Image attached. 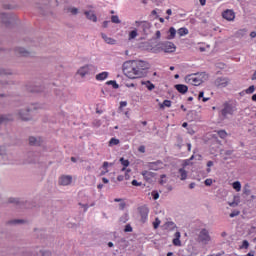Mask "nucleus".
I'll return each mask as SVG.
<instances>
[{
	"label": "nucleus",
	"instance_id": "obj_1",
	"mask_svg": "<svg viewBox=\"0 0 256 256\" xmlns=\"http://www.w3.org/2000/svg\"><path fill=\"white\" fill-rule=\"evenodd\" d=\"M122 71L128 79H139L141 75V72L137 70V64L134 63V60L124 62Z\"/></svg>",
	"mask_w": 256,
	"mask_h": 256
},
{
	"label": "nucleus",
	"instance_id": "obj_2",
	"mask_svg": "<svg viewBox=\"0 0 256 256\" xmlns=\"http://www.w3.org/2000/svg\"><path fill=\"white\" fill-rule=\"evenodd\" d=\"M207 79H209V76L205 72L186 76V81L190 83V85H195V87H199V85L207 81Z\"/></svg>",
	"mask_w": 256,
	"mask_h": 256
},
{
	"label": "nucleus",
	"instance_id": "obj_3",
	"mask_svg": "<svg viewBox=\"0 0 256 256\" xmlns=\"http://www.w3.org/2000/svg\"><path fill=\"white\" fill-rule=\"evenodd\" d=\"M8 203L17 205L20 209H33V207H35V202L21 200L19 198H9Z\"/></svg>",
	"mask_w": 256,
	"mask_h": 256
},
{
	"label": "nucleus",
	"instance_id": "obj_4",
	"mask_svg": "<svg viewBox=\"0 0 256 256\" xmlns=\"http://www.w3.org/2000/svg\"><path fill=\"white\" fill-rule=\"evenodd\" d=\"M136 27H139L143 35H151L153 26L148 21H135Z\"/></svg>",
	"mask_w": 256,
	"mask_h": 256
},
{
	"label": "nucleus",
	"instance_id": "obj_5",
	"mask_svg": "<svg viewBox=\"0 0 256 256\" xmlns=\"http://www.w3.org/2000/svg\"><path fill=\"white\" fill-rule=\"evenodd\" d=\"M0 23H3L6 27L14 25V23H17V15L0 13Z\"/></svg>",
	"mask_w": 256,
	"mask_h": 256
},
{
	"label": "nucleus",
	"instance_id": "obj_6",
	"mask_svg": "<svg viewBox=\"0 0 256 256\" xmlns=\"http://www.w3.org/2000/svg\"><path fill=\"white\" fill-rule=\"evenodd\" d=\"M134 63L136 64L137 68L141 75L139 76V79L141 77H145L147 75V70L151 69V65L148 62L142 61V60H133Z\"/></svg>",
	"mask_w": 256,
	"mask_h": 256
},
{
	"label": "nucleus",
	"instance_id": "obj_7",
	"mask_svg": "<svg viewBox=\"0 0 256 256\" xmlns=\"http://www.w3.org/2000/svg\"><path fill=\"white\" fill-rule=\"evenodd\" d=\"M198 243H201V245H209V242L211 241V235H209V230L203 228L196 239Z\"/></svg>",
	"mask_w": 256,
	"mask_h": 256
},
{
	"label": "nucleus",
	"instance_id": "obj_8",
	"mask_svg": "<svg viewBox=\"0 0 256 256\" xmlns=\"http://www.w3.org/2000/svg\"><path fill=\"white\" fill-rule=\"evenodd\" d=\"M158 49L164 51V53H175L177 46L173 42L165 41L158 44Z\"/></svg>",
	"mask_w": 256,
	"mask_h": 256
},
{
	"label": "nucleus",
	"instance_id": "obj_9",
	"mask_svg": "<svg viewBox=\"0 0 256 256\" xmlns=\"http://www.w3.org/2000/svg\"><path fill=\"white\" fill-rule=\"evenodd\" d=\"M31 111H33V108L31 107L20 109L17 112V116L19 119H21V121H31V115L29 114Z\"/></svg>",
	"mask_w": 256,
	"mask_h": 256
},
{
	"label": "nucleus",
	"instance_id": "obj_10",
	"mask_svg": "<svg viewBox=\"0 0 256 256\" xmlns=\"http://www.w3.org/2000/svg\"><path fill=\"white\" fill-rule=\"evenodd\" d=\"M233 113H235V106H233V104L225 103L221 115L227 117V115H233Z\"/></svg>",
	"mask_w": 256,
	"mask_h": 256
},
{
	"label": "nucleus",
	"instance_id": "obj_11",
	"mask_svg": "<svg viewBox=\"0 0 256 256\" xmlns=\"http://www.w3.org/2000/svg\"><path fill=\"white\" fill-rule=\"evenodd\" d=\"M16 55H20V57H33L35 52H30L23 47H18L15 49Z\"/></svg>",
	"mask_w": 256,
	"mask_h": 256
},
{
	"label": "nucleus",
	"instance_id": "obj_12",
	"mask_svg": "<svg viewBox=\"0 0 256 256\" xmlns=\"http://www.w3.org/2000/svg\"><path fill=\"white\" fill-rule=\"evenodd\" d=\"M140 213L141 222L145 223L147 221V217H149V208L147 206H141L138 208Z\"/></svg>",
	"mask_w": 256,
	"mask_h": 256
},
{
	"label": "nucleus",
	"instance_id": "obj_13",
	"mask_svg": "<svg viewBox=\"0 0 256 256\" xmlns=\"http://www.w3.org/2000/svg\"><path fill=\"white\" fill-rule=\"evenodd\" d=\"M214 83H215L216 87H227L229 85V78L218 77Z\"/></svg>",
	"mask_w": 256,
	"mask_h": 256
},
{
	"label": "nucleus",
	"instance_id": "obj_14",
	"mask_svg": "<svg viewBox=\"0 0 256 256\" xmlns=\"http://www.w3.org/2000/svg\"><path fill=\"white\" fill-rule=\"evenodd\" d=\"M148 168L152 171H159V169H163V162L158 160L156 162H149Z\"/></svg>",
	"mask_w": 256,
	"mask_h": 256
},
{
	"label": "nucleus",
	"instance_id": "obj_15",
	"mask_svg": "<svg viewBox=\"0 0 256 256\" xmlns=\"http://www.w3.org/2000/svg\"><path fill=\"white\" fill-rule=\"evenodd\" d=\"M29 145L32 147H39L41 146L42 140L40 137L30 136L29 139Z\"/></svg>",
	"mask_w": 256,
	"mask_h": 256
},
{
	"label": "nucleus",
	"instance_id": "obj_16",
	"mask_svg": "<svg viewBox=\"0 0 256 256\" xmlns=\"http://www.w3.org/2000/svg\"><path fill=\"white\" fill-rule=\"evenodd\" d=\"M222 17L226 21H233L235 19V12L233 10H226L222 13Z\"/></svg>",
	"mask_w": 256,
	"mask_h": 256
},
{
	"label": "nucleus",
	"instance_id": "obj_17",
	"mask_svg": "<svg viewBox=\"0 0 256 256\" xmlns=\"http://www.w3.org/2000/svg\"><path fill=\"white\" fill-rule=\"evenodd\" d=\"M72 181H73V177L71 176H61L59 179V185H63V186L71 185Z\"/></svg>",
	"mask_w": 256,
	"mask_h": 256
},
{
	"label": "nucleus",
	"instance_id": "obj_18",
	"mask_svg": "<svg viewBox=\"0 0 256 256\" xmlns=\"http://www.w3.org/2000/svg\"><path fill=\"white\" fill-rule=\"evenodd\" d=\"M84 15L86 16V19H89V21L97 23V15H95V12L93 10L84 11Z\"/></svg>",
	"mask_w": 256,
	"mask_h": 256
},
{
	"label": "nucleus",
	"instance_id": "obj_19",
	"mask_svg": "<svg viewBox=\"0 0 256 256\" xmlns=\"http://www.w3.org/2000/svg\"><path fill=\"white\" fill-rule=\"evenodd\" d=\"M174 87L176 91H178V93H181L182 95H185V93L189 91V87H187V85L185 84H176Z\"/></svg>",
	"mask_w": 256,
	"mask_h": 256
},
{
	"label": "nucleus",
	"instance_id": "obj_20",
	"mask_svg": "<svg viewBox=\"0 0 256 256\" xmlns=\"http://www.w3.org/2000/svg\"><path fill=\"white\" fill-rule=\"evenodd\" d=\"M174 237L175 238L172 240L173 245H175V247H181V232L177 231Z\"/></svg>",
	"mask_w": 256,
	"mask_h": 256
},
{
	"label": "nucleus",
	"instance_id": "obj_21",
	"mask_svg": "<svg viewBox=\"0 0 256 256\" xmlns=\"http://www.w3.org/2000/svg\"><path fill=\"white\" fill-rule=\"evenodd\" d=\"M101 37L108 45H115V43H117L115 39L108 37L105 33H101Z\"/></svg>",
	"mask_w": 256,
	"mask_h": 256
},
{
	"label": "nucleus",
	"instance_id": "obj_22",
	"mask_svg": "<svg viewBox=\"0 0 256 256\" xmlns=\"http://www.w3.org/2000/svg\"><path fill=\"white\" fill-rule=\"evenodd\" d=\"M43 89H45L43 86H37V85L28 87V91L30 93H41V91H43Z\"/></svg>",
	"mask_w": 256,
	"mask_h": 256
},
{
	"label": "nucleus",
	"instance_id": "obj_23",
	"mask_svg": "<svg viewBox=\"0 0 256 256\" xmlns=\"http://www.w3.org/2000/svg\"><path fill=\"white\" fill-rule=\"evenodd\" d=\"M9 121H13V117L11 115H0V125L9 123Z\"/></svg>",
	"mask_w": 256,
	"mask_h": 256
},
{
	"label": "nucleus",
	"instance_id": "obj_24",
	"mask_svg": "<svg viewBox=\"0 0 256 256\" xmlns=\"http://www.w3.org/2000/svg\"><path fill=\"white\" fill-rule=\"evenodd\" d=\"M77 73H78V75H80V77H85V75H87L89 73V65L81 67L77 71Z\"/></svg>",
	"mask_w": 256,
	"mask_h": 256
},
{
	"label": "nucleus",
	"instance_id": "obj_25",
	"mask_svg": "<svg viewBox=\"0 0 256 256\" xmlns=\"http://www.w3.org/2000/svg\"><path fill=\"white\" fill-rule=\"evenodd\" d=\"M66 13H70L71 15H79V8H75L73 6H68L65 8Z\"/></svg>",
	"mask_w": 256,
	"mask_h": 256
},
{
	"label": "nucleus",
	"instance_id": "obj_26",
	"mask_svg": "<svg viewBox=\"0 0 256 256\" xmlns=\"http://www.w3.org/2000/svg\"><path fill=\"white\" fill-rule=\"evenodd\" d=\"M109 77V72H101L96 75V81H105Z\"/></svg>",
	"mask_w": 256,
	"mask_h": 256
},
{
	"label": "nucleus",
	"instance_id": "obj_27",
	"mask_svg": "<svg viewBox=\"0 0 256 256\" xmlns=\"http://www.w3.org/2000/svg\"><path fill=\"white\" fill-rule=\"evenodd\" d=\"M9 85H13V82L9 80H0V90L7 89Z\"/></svg>",
	"mask_w": 256,
	"mask_h": 256
},
{
	"label": "nucleus",
	"instance_id": "obj_28",
	"mask_svg": "<svg viewBox=\"0 0 256 256\" xmlns=\"http://www.w3.org/2000/svg\"><path fill=\"white\" fill-rule=\"evenodd\" d=\"M178 174H179L178 177H180L181 181H185V179H187V170L186 169L180 168L178 170Z\"/></svg>",
	"mask_w": 256,
	"mask_h": 256
},
{
	"label": "nucleus",
	"instance_id": "obj_29",
	"mask_svg": "<svg viewBox=\"0 0 256 256\" xmlns=\"http://www.w3.org/2000/svg\"><path fill=\"white\" fill-rule=\"evenodd\" d=\"M141 85H145L148 89V91H153V89H155V85L153 83H151V81H142Z\"/></svg>",
	"mask_w": 256,
	"mask_h": 256
},
{
	"label": "nucleus",
	"instance_id": "obj_30",
	"mask_svg": "<svg viewBox=\"0 0 256 256\" xmlns=\"http://www.w3.org/2000/svg\"><path fill=\"white\" fill-rule=\"evenodd\" d=\"M23 223H25V220L23 219H14V220H9L7 222V225H21Z\"/></svg>",
	"mask_w": 256,
	"mask_h": 256
},
{
	"label": "nucleus",
	"instance_id": "obj_31",
	"mask_svg": "<svg viewBox=\"0 0 256 256\" xmlns=\"http://www.w3.org/2000/svg\"><path fill=\"white\" fill-rule=\"evenodd\" d=\"M2 5L4 9H15V6L11 4V0L2 1Z\"/></svg>",
	"mask_w": 256,
	"mask_h": 256
},
{
	"label": "nucleus",
	"instance_id": "obj_32",
	"mask_svg": "<svg viewBox=\"0 0 256 256\" xmlns=\"http://www.w3.org/2000/svg\"><path fill=\"white\" fill-rule=\"evenodd\" d=\"M175 35H177V30H175L173 27H170L169 29V35L167 36V39H175Z\"/></svg>",
	"mask_w": 256,
	"mask_h": 256
},
{
	"label": "nucleus",
	"instance_id": "obj_33",
	"mask_svg": "<svg viewBox=\"0 0 256 256\" xmlns=\"http://www.w3.org/2000/svg\"><path fill=\"white\" fill-rule=\"evenodd\" d=\"M142 175L146 179H152V177H155V173L154 172H149V171L142 172Z\"/></svg>",
	"mask_w": 256,
	"mask_h": 256
},
{
	"label": "nucleus",
	"instance_id": "obj_34",
	"mask_svg": "<svg viewBox=\"0 0 256 256\" xmlns=\"http://www.w3.org/2000/svg\"><path fill=\"white\" fill-rule=\"evenodd\" d=\"M160 109H165V107H171V100H164L163 103L159 104Z\"/></svg>",
	"mask_w": 256,
	"mask_h": 256
},
{
	"label": "nucleus",
	"instance_id": "obj_35",
	"mask_svg": "<svg viewBox=\"0 0 256 256\" xmlns=\"http://www.w3.org/2000/svg\"><path fill=\"white\" fill-rule=\"evenodd\" d=\"M165 227L170 231H173V229H177V225L174 224V222H166Z\"/></svg>",
	"mask_w": 256,
	"mask_h": 256
},
{
	"label": "nucleus",
	"instance_id": "obj_36",
	"mask_svg": "<svg viewBox=\"0 0 256 256\" xmlns=\"http://www.w3.org/2000/svg\"><path fill=\"white\" fill-rule=\"evenodd\" d=\"M3 75H13V72L9 69L0 68V77Z\"/></svg>",
	"mask_w": 256,
	"mask_h": 256
},
{
	"label": "nucleus",
	"instance_id": "obj_37",
	"mask_svg": "<svg viewBox=\"0 0 256 256\" xmlns=\"http://www.w3.org/2000/svg\"><path fill=\"white\" fill-rule=\"evenodd\" d=\"M178 35L183 37V35H189V30L187 28H180L178 29Z\"/></svg>",
	"mask_w": 256,
	"mask_h": 256
},
{
	"label": "nucleus",
	"instance_id": "obj_38",
	"mask_svg": "<svg viewBox=\"0 0 256 256\" xmlns=\"http://www.w3.org/2000/svg\"><path fill=\"white\" fill-rule=\"evenodd\" d=\"M243 193L248 197V195H251V187L249 184H246L243 188Z\"/></svg>",
	"mask_w": 256,
	"mask_h": 256
},
{
	"label": "nucleus",
	"instance_id": "obj_39",
	"mask_svg": "<svg viewBox=\"0 0 256 256\" xmlns=\"http://www.w3.org/2000/svg\"><path fill=\"white\" fill-rule=\"evenodd\" d=\"M106 85H112L113 89H119V84H117V81L115 80H110L106 82Z\"/></svg>",
	"mask_w": 256,
	"mask_h": 256
},
{
	"label": "nucleus",
	"instance_id": "obj_40",
	"mask_svg": "<svg viewBox=\"0 0 256 256\" xmlns=\"http://www.w3.org/2000/svg\"><path fill=\"white\" fill-rule=\"evenodd\" d=\"M55 95H56V97H59V99L66 98L65 93H63V91H61V90H55Z\"/></svg>",
	"mask_w": 256,
	"mask_h": 256
},
{
	"label": "nucleus",
	"instance_id": "obj_41",
	"mask_svg": "<svg viewBox=\"0 0 256 256\" xmlns=\"http://www.w3.org/2000/svg\"><path fill=\"white\" fill-rule=\"evenodd\" d=\"M232 187L233 189H235V191H241V182L239 181L233 182Z\"/></svg>",
	"mask_w": 256,
	"mask_h": 256
},
{
	"label": "nucleus",
	"instance_id": "obj_42",
	"mask_svg": "<svg viewBox=\"0 0 256 256\" xmlns=\"http://www.w3.org/2000/svg\"><path fill=\"white\" fill-rule=\"evenodd\" d=\"M113 145H119V139L111 138L110 141H109V146L113 147Z\"/></svg>",
	"mask_w": 256,
	"mask_h": 256
},
{
	"label": "nucleus",
	"instance_id": "obj_43",
	"mask_svg": "<svg viewBox=\"0 0 256 256\" xmlns=\"http://www.w3.org/2000/svg\"><path fill=\"white\" fill-rule=\"evenodd\" d=\"M120 163H121V165H123V167H129V165H130V162H129V160H125V158H120Z\"/></svg>",
	"mask_w": 256,
	"mask_h": 256
},
{
	"label": "nucleus",
	"instance_id": "obj_44",
	"mask_svg": "<svg viewBox=\"0 0 256 256\" xmlns=\"http://www.w3.org/2000/svg\"><path fill=\"white\" fill-rule=\"evenodd\" d=\"M41 256H53V253L49 250H40Z\"/></svg>",
	"mask_w": 256,
	"mask_h": 256
},
{
	"label": "nucleus",
	"instance_id": "obj_45",
	"mask_svg": "<svg viewBox=\"0 0 256 256\" xmlns=\"http://www.w3.org/2000/svg\"><path fill=\"white\" fill-rule=\"evenodd\" d=\"M135 37H137V29L130 31V33H129L130 41H131V39H135Z\"/></svg>",
	"mask_w": 256,
	"mask_h": 256
},
{
	"label": "nucleus",
	"instance_id": "obj_46",
	"mask_svg": "<svg viewBox=\"0 0 256 256\" xmlns=\"http://www.w3.org/2000/svg\"><path fill=\"white\" fill-rule=\"evenodd\" d=\"M111 21H112L113 23H116V24L121 23V20L119 19V16H117V15H112V16H111Z\"/></svg>",
	"mask_w": 256,
	"mask_h": 256
},
{
	"label": "nucleus",
	"instance_id": "obj_47",
	"mask_svg": "<svg viewBox=\"0 0 256 256\" xmlns=\"http://www.w3.org/2000/svg\"><path fill=\"white\" fill-rule=\"evenodd\" d=\"M160 178H161L160 181H159L160 185H165V183H167V180H165V179H167V175L162 174L160 176Z\"/></svg>",
	"mask_w": 256,
	"mask_h": 256
},
{
	"label": "nucleus",
	"instance_id": "obj_48",
	"mask_svg": "<svg viewBox=\"0 0 256 256\" xmlns=\"http://www.w3.org/2000/svg\"><path fill=\"white\" fill-rule=\"evenodd\" d=\"M246 34H247V30H239L236 33V37H245Z\"/></svg>",
	"mask_w": 256,
	"mask_h": 256
},
{
	"label": "nucleus",
	"instance_id": "obj_49",
	"mask_svg": "<svg viewBox=\"0 0 256 256\" xmlns=\"http://www.w3.org/2000/svg\"><path fill=\"white\" fill-rule=\"evenodd\" d=\"M159 225H161V220H159V218H156L153 222L154 229H159Z\"/></svg>",
	"mask_w": 256,
	"mask_h": 256
},
{
	"label": "nucleus",
	"instance_id": "obj_50",
	"mask_svg": "<svg viewBox=\"0 0 256 256\" xmlns=\"http://www.w3.org/2000/svg\"><path fill=\"white\" fill-rule=\"evenodd\" d=\"M125 233H132L133 232V227H131V224H127L124 228Z\"/></svg>",
	"mask_w": 256,
	"mask_h": 256
},
{
	"label": "nucleus",
	"instance_id": "obj_51",
	"mask_svg": "<svg viewBox=\"0 0 256 256\" xmlns=\"http://www.w3.org/2000/svg\"><path fill=\"white\" fill-rule=\"evenodd\" d=\"M126 221H129V215L124 214L120 217V223H125Z\"/></svg>",
	"mask_w": 256,
	"mask_h": 256
},
{
	"label": "nucleus",
	"instance_id": "obj_52",
	"mask_svg": "<svg viewBox=\"0 0 256 256\" xmlns=\"http://www.w3.org/2000/svg\"><path fill=\"white\" fill-rule=\"evenodd\" d=\"M218 135L221 139H225V137H227V132H225V130H220L218 131Z\"/></svg>",
	"mask_w": 256,
	"mask_h": 256
},
{
	"label": "nucleus",
	"instance_id": "obj_53",
	"mask_svg": "<svg viewBox=\"0 0 256 256\" xmlns=\"http://www.w3.org/2000/svg\"><path fill=\"white\" fill-rule=\"evenodd\" d=\"M241 249H249V241L244 240V241L242 242Z\"/></svg>",
	"mask_w": 256,
	"mask_h": 256
},
{
	"label": "nucleus",
	"instance_id": "obj_54",
	"mask_svg": "<svg viewBox=\"0 0 256 256\" xmlns=\"http://www.w3.org/2000/svg\"><path fill=\"white\" fill-rule=\"evenodd\" d=\"M151 195H152L154 201H157V199H159V192L152 191Z\"/></svg>",
	"mask_w": 256,
	"mask_h": 256
},
{
	"label": "nucleus",
	"instance_id": "obj_55",
	"mask_svg": "<svg viewBox=\"0 0 256 256\" xmlns=\"http://www.w3.org/2000/svg\"><path fill=\"white\" fill-rule=\"evenodd\" d=\"M247 94L255 93V86H250L248 89H246Z\"/></svg>",
	"mask_w": 256,
	"mask_h": 256
},
{
	"label": "nucleus",
	"instance_id": "obj_56",
	"mask_svg": "<svg viewBox=\"0 0 256 256\" xmlns=\"http://www.w3.org/2000/svg\"><path fill=\"white\" fill-rule=\"evenodd\" d=\"M206 187H211V185H213V180L212 179H206L204 181Z\"/></svg>",
	"mask_w": 256,
	"mask_h": 256
},
{
	"label": "nucleus",
	"instance_id": "obj_57",
	"mask_svg": "<svg viewBox=\"0 0 256 256\" xmlns=\"http://www.w3.org/2000/svg\"><path fill=\"white\" fill-rule=\"evenodd\" d=\"M131 184H132L134 187H141V182H138L137 180H132Z\"/></svg>",
	"mask_w": 256,
	"mask_h": 256
},
{
	"label": "nucleus",
	"instance_id": "obj_58",
	"mask_svg": "<svg viewBox=\"0 0 256 256\" xmlns=\"http://www.w3.org/2000/svg\"><path fill=\"white\" fill-rule=\"evenodd\" d=\"M125 207H127V204L125 202H122L119 204V209H121V211H123V209H125Z\"/></svg>",
	"mask_w": 256,
	"mask_h": 256
},
{
	"label": "nucleus",
	"instance_id": "obj_59",
	"mask_svg": "<svg viewBox=\"0 0 256 256\" xmlns=\"http://www.w3.org/2000/svg\"><path fill=\"white\" fill-rule=\"evenodd\" d=\"M79 205H80V207H83V208H84V212L89 209V205H88V204L79 203Z\"/></svg>",
	"mask_w": 256,
	"mask_h": 256
},
{
	"label": "nucleus",
	"instance_id": "obj_60",
	"mask_svg": "<svg viewBox=\"0 0 256 256\" xmlns=\"http://www.w3.org/2000/svg\"><path fill=\"white\" fill-rule=\"evenodd\" d=\"M239 211H234L232 213H230V217L233 218V217H237L239 215Z\"/></svg>",
	"mask_w": 256,
	"mask_h": 256
},
{
	"label": "nucleus",
	"instance_id": "obj_61",
	"mask_svg": "<svg viewBox=\"0 0 256 256\" xmlns=\"http://www.w3.org/2000/svg\"><path fill=\"white\" fill-rule=\"evenodd\" d=\"M155 39H161V31H159V30L156 31Z\"/></svg>",
	"mask_w": 256,
	"mask_h": 256
},
{
	"label": "nucleus",
	"instance_id": "obj_62",
	"mask_svg": "<svg viewBox=\"0 0 256 256\" xmlns=\"http://www.w3.org/2000/svg\"><path fill=\"white\" fill-rule=\"evenodd\" d=\"M123 107H127V101L120 102V109H123Z\"/></svg>",
	"mask_w": 256,
	"mask_h": 256
},
{
	"label": "nucleus",
	"instance_id": "obj_63",
	"mask_svg": "<svg viewBox=\"0 0 256 256\" xmlns=\"http://www.w3.org/2000/svg\"><path fill=\"white\" fill-rule=\"evenodd\" d=\"M138 151L140 152V153H145V146H140L139 148H138Z\"/></svg>",
	"mask_w": 256,
	"mask_h": 256
},
{
	"label": "nucleus",
	"instance_id": "obj_64",
	"mask_svg": "<svg viewBox=\"0 0 256 256\" xmlns=\"http://www.w3.org/2000/svg\"><path fill=\"white\" fill-rule=\"evenodd\" d=\"M225 155H227V156L233 155V150H226Z\"/></svg>",
	"mask_w": 256,
	"mask_h": 256
}]
</instances>
